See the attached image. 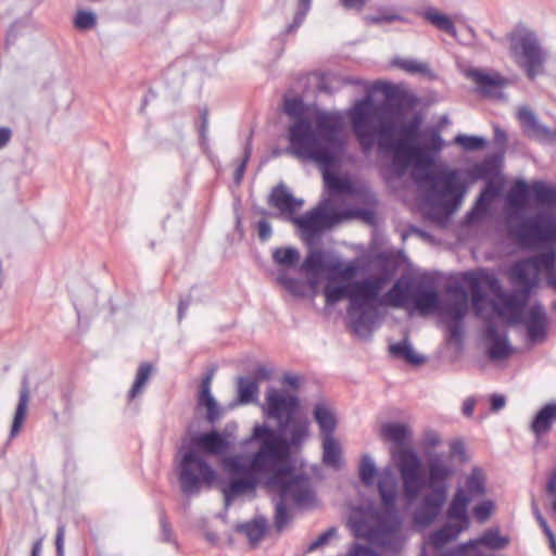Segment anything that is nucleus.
I'll list each match as a JSON object with an SVG mask.
<instances>
[{"instance_id":"nucleus-1","label":"nucleus","mask_w":556,"mask_h":556,"mask_svg":"<svg viewBox=\"0 0 556 556\" xmlns=\"http://www.w3.org/2000/svg\"><path fill=\"white\" fill-rule=\"evenodd\" d=\"M265 438L261 450L251 454L231 455L224 459L229 479L222 488L225 506L240 495L254 492L263 478L268 488L278 490V497L301 507L311 503L314 495L302 475H296L290 463V448H276L274 440Z\"/></svg>"},{"instance_id":"nucleus-2","label":"nucleus","mask_w":556,"mask_h":556,"mask_svg":"<svg viewBox=\"0 0 556 556\" xmlns=\"http://www.w3.org/2000/svg\"><path fill=\"white\" fill-rule=\"evenodd\" d=\"M305 110L301 97H285L283 112L295 118L288 131L290 152L299 159H316L328 163L333 160L337 135L342 131V118L338 113L317 111L313 127L304 115Z\"/></svg>"},{"instance_id":"nucleus-3","label":"nucleus","mask_w":556,"mask_h":556,"mask_svg":"<svg viewBox=\"0 0 556 556\" xmlns=\"http://www.w3.org/2000/svg\"><path fill=\"white\" fill-rule=\"evenodd\" d=\"M375 90H382L388 99L384 111L389 118H384L378 129L379 146L392 153V165L399 174H403L414 160V151L422 132L420 130L422 116L415 112L408 119H404L403 100L405 94L388 83L376 81Z\"/></svg>"},{"instance_id":"nucleus-4","label":"nucleus","mask_w":556,"mask_h":556,"mask_svg":"<svg viewBox=\"0 0 556 556\" xmlns=\"http://www.w3.org/2000/svg\"><path fill=\"white\" fill-rule=\"evenodd\" d=\"M300 407L299 397L294 394H286L275 388H268L263 406L264 416L277 422V429L267 424H255L251 434L242 441L243 446L256 444L261 450L263 440H274L276 448L283 450L300 447L306 441L309 433V424L305 418L296 417Z\"/></svg>"},{"instance_id":"nucleus-5","label":"nucleus","mask_w":556,"mask_h":556,"mask_svg":"<svg viewBox=\"0 0 556 556\" xmlns=\"http://www.w3.org/2000/svg\"><path fill=\"white\" fill-rule=\"evenodd\" d=\"M508 238L523 251L554 253L556 258V211H504Z\"/></svg>"},{"instance_id":"nucleus-6","label":"nucleus","mask_w":556,"mask_h":556,"mask_svg":"<svg viewBox=\"0 0 556 556\" xmlns=\"http://www.w3.org/2000/svg\"><path fill=\"white\" fill-rule=\"evenodd\" d=\"M396 466L401 475L403 490L408 501L418 496L427 485L430 491L442 489L447 495V480L453 476L454 469L434 458L429 462L428 481L422 473V465L419 456L412 448L401 450L396 456Z\"/></svg>"},{"instance_id":"nucleus-7","label":"nucleus","mask_w":556,"mask_h":556,"mask_svg":"<svg viewBox=\"0 0 556 556\" xmlns=\"http://www.w3.org/2000/svg\"><path fill=\"white\" fill-rule=\"evenodd\" d=\"M414 288L413 279H396L387 292H378L376 299L368 300V309L352 320V331L359 338H370L381 321L379 307L403 308L410 305Z\"/></svg>"},{"instance_id":"nucleus-8","label":"nucleus","mask_w":556,"mask_h":556,"mask_svg":"<svg viewBox=\"0 0 556 556\" xmlns=\"http://www.w3.org/2000/svg\"><path fill=\"white\" fill-rule=\"evenodd\" d=\"M503 208H556V184L544 179L518 178L504 197Z\"/></svg>"},{"instance_id":"nucleus-9","label":"nucleus","mask_w":556,"mask_h":556,"mask_svg":"<svg viewBox=\"0 0 556 556\" xmlns=\"http://www.w3.org/2000/svg\"><path fill=\"white\" fill-rule=\"evenodd\" d=\"M506 38L509 42L510 58L530 80L543 73L545 53L533 31L518 25Z\"/></svg>"},{"instance_id":"nucleus-10","label":"nucleus","mask_w":556,"mask_h":556,"mask_svg":"<svg viewBox=\"0 0 556 556\" xmlns=\"http://www.w3.org/2000/svg\"><path fill=\"white\" fill-rule=\"evenodd\" d=\"M177 473L180 491L186 496L198 495L203 488H211L217 479L216 470L194 448L182 453Z\"/></svg>"},{"instance_id":"nucleus-11","label":"nucleus","mask_w":556,"mask_h":556,"mask_svg":"<svg viewBox=\"0 0 556 556\" xmlns=\"http://www.w3.org/2000/svg\"><path fill=\"white\" fill-rule=\"evenodd\" d=\"M426 201L431 208H458L466 186L454 169H444L428 177Z\"/></svg>"},{"instance_id":"nucleus-12","label":"nucleus","mask_w":556,"mask_h":556,"mask_svg":"<svg viewBox=\"0 0 556 556\" xmlns=\"http://www.w3.org/2000/svg\"><path fill=\"white\" fill-rule=\"evenodd\" d=\"M377 489L381 500V510L377 514V526L364 534L371 543L382 536L392 534L399 528L401 520L396 508V490L393 481L387 483L380 479Z\"/></svg>"},{"instance_id":"nucleus-13","label":"nucleus","mask_w":556,"mask_h":556,"mask_svg":"<svg viewBox=\"0 0 556 556\" xmlns=\"http://www.w3.org/2000/svg\"><path fill=\"white\" fill-rule=\"evenodd\" d=\"M324 294L329 305H333L343 299L349 300L348 316L351 330L352 320L368 309L369 298L361 279L344 281L338 285H331L329 282L325 287Z\"/></svg>"},{"instance_id":"nucleus-14","label":"nucleus","mask_w":556,"mask_h":556,"mask_svg":"<svg viewBox=\"0 0 556 556\" xmlns=\"http://www.w3.org/2000/svg\"><path fill=\"white\" fill-rule=\"evenodd\" d=\"M460 279L471 293V304L477 312H480L488 300L485 290L504 299L502 283L497 276L486 268L467 270L460 274Z\"/></svg>"},{"instance_id":"nucleus-15","label":"nucleus","mask_w":556,"mask_h":556,"mask_svg":"<svg viewBox=\"0 0 556 556\" xmlns=\"http://www.w3.org/2000/svg\"><path fill=\"white\" fill-rule=\"evenodd\" d=\"M377 108L370 96L359 100L351 112L350 119L354 135L364 150L372 148L378 130L375 128Z\"/></svg>"},{"instance_id":"nucleus-16","label":"nucleus","mask_w":556,"mask_h":556,"mask_svg":"<svg viewBox=\"0 0 556 556\" xmlns=\"http://www.w3.org/2000/svg\"><path fill=\"white\" fill-rule=\"evenodd\" d=\"M345 141L341 134L337 135V146L333 148V156L330 162H323L316 159H306L318 164L323 170L325 187L329 195L353 194L354 184L346 177L340 176L333 170L339 165L340 156L344 150Z\"/></svg>"},{"instance_id":"nucleus-17","label":"nucleus","mask_w":556,"mask_h":556,"mask_svg":"<svg viewBox=\"0 0 556 556\" xmlns=\"http://www.w3.org/2000/svg\"><path fill=\"white\" fill-rule=\"evenodd\" d=\"M399 268L396 258L387 252H380L372 261V274L361 279L369 300L376 299L378 292L392 281Z\"/></svg>"},{"instance_id":"nucleus-18","label":"nucleus","mask_w":556,"mask_h":556,"mask_svg":"<svg viewBox=\"0 0 556 556\" xmlns=\"http://www.w3.org/2000/svg\"><path fill=\"white\" fill-rule=\"evenodd\" d=\"M233 446L232 435L212 429L205 432H199L191 438L189 448H194L200 455L223 456L224 465L225 456Z\"/></svg>"},{"instance_id":"nucleus-19","label":"nucleus","mask_w":556,"mask_h":556,"mask_svg":"<svg viewBox=\"0 0 556 556\" xmlns=\"http://www.w3.org/2000/svg\"><path fill=\"white\" fill-rule=\"evenodd\" d=\"M556 266V258L554 253H538L525 260H520L511 267L513 277L523 285L527 292L530 291L536 283L535 276L531 277V269L551 270Z\"/></svg>"},{"instance_id":"nucleus-20","label":"nucleus","mask_w":556,"mask_h":556,"mask_svg":"<svg viewBox=\"0 0 556 556\" xmlns=\"http://www.w3.org/2000/svg\"><path fill=\"white\" fill-rule=\"evenodd\" d=\"M446 498L443 488L424 494L413 511V523L418 528L430 527L441 515Z\"/></svg>"},{"instance_id":"nucleus-21","label":"nucleus","mask_w":556,"mask_h":556,"mask_svg":"<svg viewBox=\"0 0 556 556\" xmlns=\"http://www.w3.org/2000/svg\"><path fill=\"white\" fill-rule=\"evenodd\" d=\"M333 211H307L296 219L301 230L308 236H317L324 230L331 228L334 224L343 220L342 213Z\"/></svg>"},{"instance_id":"nucleus-22","label":"nucleus","mask_w":556,"mask_h":556,"mask_svg":"<svg viewBox=\"0 0 556 556\" xmlns=\"http://www.w3.org/2000/svg\"><path fill=\"white\" fill-rule=\"evenodd\" d=\"M468 75L476 83L479 92L486 98L502 99V90L509 84V80L498 72L471 70Z\"/></svg>"},{"instance_id":"nucleus-23","label":"nucleus","mask_w":556,"mask_h":556,"mask_svg":"<svg viewBox=\"0 0 556 556\" xmlns=\"http://www.w3.org/2000/svg\"><path fill=\"white\" fill-rule=\"evenodd\" d=\"M518 121L525 136L538 141H552L556 134L548 127L541 125L534 113L528 108H521L518 112Z\"/></svg>"},{"instance_id":"nucleus-24","label":"nucleus","mask_w":556,"mask_h":556,"mask_svg":"<svg viewBox=\"0 0 556 556\" xmlns=\"http://www.w3.org/2000/svg\"><path fill=\"white\" fill-rule=\"evenodd\" d=\"M527 329V337L530 342L542 341L546 338L547 333V316L541 303H534L528 316L523 320Z\"/></svg>"},{"instance_id":"nucleus-25","label":"nucleus","mask_w":556,"mask_h":556,"mask_svg":"<svg viewBox=\"0 0 556 556\" xmlns=\"http://www.w3.org/2000/svg\"><path fill=\"white\" fill-rule=\"evenodd\" d=\"M214 376V370L211 369L203 377L198 394V405L206 408V420L214 425L217 422L223 414V410L211 392V383Z\"/></svg>"},{"instance_id":"nucleus-26","label":"nucleus","mask_w":556,"mask_h":556,"mask_svg":"<svg viewBox=\"0 0 556 556\" xmlns=\"http://www.w3.org/2000/svg\"><path fill=\"white\" fill-rule=\"evenodd\" d=\"M471 500L465 495L463 490H456L446 510V517L450 522L455 523L462 529L467 530L470 526L468 506Z\"/></svg>"},{"instance_id":"nucleus-27","label":"nucleus","mask_w":556,"mask_h":556,"mask_svg":"<svg viewBox=\"0 0 556 556\" xmlns=\"http://www.w3.org/2000/svg\"><path fill=\"white\" fill-rule=\"evenodd\" d=\"M410 305L421 313L435 309L439 305V294L433 286L426 282H415Z\"/></svg>"},{"instance_id":"nucleus-28","label":"nucleus","mask_w":556,"mask_h":556,"mask_svg":"<svg viewBox=\"0 0 556 556\" xmlns=\"http://www.w3.org/2000/svg\"><path fill=\"white\" fill-rule=\"evenodd\" d=\"M422 141H417L414 159H419L424 161H431L432 155L440 152L443 148L444 141L438 129H430L427 132H424Z\"/></svg>"},{"instance_id":"nucleus-29","label":"nucleus","mask_w":556,"mask_h":556,"mask_svg":"<svg viewBox=\"0 0 556 556\" xmlns=\"http://www.w3.org/2000/svg\"><path fill=\"white\" fill-rule=\"evenodd\" d=\"M505 180L503 177H495L485 180L475 204L471 208H492L491 205L498 198H504L503 193Z\"/></svg>"},{"instance_id":"nucleus-30","label":"nucleus","mask_w":556,"mask_h":556,"mask_svg":"<svg viewBox=\"0 0 556 556\" xmlns=\"http://www.w3.org/2000/svg\"><path fill=\"white\" fill-rule=\"evenodd\" d=\"M456 490H463L471 501L482 497L486 493V477L482 468L475 466L465 478L464 485Z\"/></svg>"},{"instance_id":"nucleus-31","label":"nucleus","mask_w":556,"mask_h":556,"mask_svg":"<svg viewBox=\"0 0 556 556\" xmlns=\"http://www.w3.org/2000/svg\"><path fill=\"white\" fill-rule=\"evenodd\" d=\"M313 417L319 427L321 438L334 435L338 421L334 413L327 403H316L313 409Z\"/></svg>"},{"instance_id":"nucleus-32","label":"nucleus","mask_w":556,"mask_h":556,"mask_svg":"<svg viewBox=\"0 0 556 556\" xmlns=\"http://www.w3.org/2000/svg\"><path fill=\"white\" fill-rule=\"evenodd\" d=\"M486 334L490 338L488 346V355L492 361H502L507 358L511 353V345L505 334L498 333L494 326H489Z\"/></svg>"},{"instance_id":"nucleus-33","label":"nucleus","mask_w":556,"mask_h":556,"mask_svg":"<svg viewBox=\"0 0 556 556\" xmlns=\"http://www.w3.org/2000/svg\"><path fill=\"white\" fill-rule=\"evenodd\" d=\"M268 204L273 208H300L304 201L295 198L283 182H279L271 189Z\"/></svg>"},{"instance_id":"nucleus-34","label":"nucleus","mask_w":556,"mask_h":556,"mask_svg":"<svg viewBox=\"0 0 556 556\" xmlns=\"http://www.w3.org/2000/svg\"><path fill=\"white\" fill-rule=\"evenodd\" d=\"M556 422V402H549L541 407L531 422V430L540 437L548 432Z\"/></svg>"},{"instance_id":"nucleus-35","label":"nucleus","mask_w":556,"mask_h":556,"mask_svg":"<svg viewBox=\"0 0 556 556\" xmlns=\"http://www.w3.org/2000/svg\"><path fill=\"white\" fill-rule=\"evenodd\" d=\"M380 434L384 440L397 446H403L408 443L412 433L406 425L390 421L381 426Z\"/></svg>"},{"instance_id":"nucleus-36","label":"nucleus","mask_w":556,"mask_h":556,"mask_svg":"<svg viewBox=\"0 0 556 556\" xmlns=\"http://www.w3.org/2000/svg\"><path fill=\"white\" fill-rule=\"evenodd\" d=\"M463 531L465 530L462 527L448 521L429 535V543L435 549H441L448 542L456 540Z\"/></svg>"},{"instance_id":"nucleus-37","label":"nucleus","mask_w":556,"mask_h":556,"mask_svg":"<svg viewBox=\"0 0 556 556\" xmlns=\"http://www.w3.org/2000/svg\"><path fill=\"white\" fill-rule=\"evenodd\" d=\"M501 160V155H490L486 156L480 163H477L471 168V175L476 179H491L495 177H502L500 175V165L498 162Z\"/></svg>"},{"instance_id":"nucleus-38","label":"nucleus","mask_w":556,"mask_h":556,"mask_svg":"<svg viewBox=\"0 0 556 556\" xmlns=\"http://www.w3.org/2000/svg\"><path fill=\"white\" fill-rule=\"evenodd\" d=\"M327 267L325 271L329 273V280H334L337 278L351 281L359 271V267L355 262H350L348 264H343L341 261H329L327 262Z\"/></svg>"},{"instance_id":"nucleus-39","label":"nucleus","mask_w":556,"mask_h":556,"mask_svg":"<svg viewBox=\"0 0 556 556\" xmlns=\"http://www.w3.org/2000/svg\"><path fill=\"white\" fill-rule=\"evenodd\" d=\"M237 392L239 404H250L257 400L258 384L256 380H253L248 376H240L237 378Z\"/></svg>"},{"instance_id":"nucleus-40","label":"nucleus","mask_w":556,"mask_h":556,"mask_svg":"<svg viewBox=\"0 0 556 556\" xmlns=\"http://www.w3.org/2000/svg\"><path fill=\"white\" fill-rule=\"evenodd\" d=\"M323 440V462L336 469L342 465V451L340 443L334 435L321 438Z\"/></svg>"},{"instance_id":"nucleus-41","label":"nucleus","mask_w":556,"mask_h":556,"mask_svg":"<svg viewBox=\"0 0 556 556\" xmlns=\"http://www.w3.org/2000/svg\"><path fill=\"white\" fill-rule=\"evenodd\" d=\"M422 15L427 22L435 26L439 30H442L452 37L456 36L454 22L446 14L439 12L434 8H427Z\"/></svg>"},{"instance_id":"nucleus-42","label":"nucleus","mask_w":556,"mask_h":556,"mask_svg":"<svg viewBox=\"0 0 556 556\" xmlns=\"http://www.w3.org/2000/svg\"><path fill=\"white\" fill-rule=\"evenodd\" d=\"M267 527V521L264 517L255 518L252 521H248L238 525L236 530L243 533L250 541L251 544H256L264 536Z\"/></svg>"},{"instance_id":"nucleus-43","label":"nucleus","mask_w":556,"mask_h":556,"mask_svg":"<svg viewBox=\"0 0 556 556\" xmlns=\"http://www.w3.org/2000/svg\"><path fill=\"white\" fill-rule=\"evenodd\" d=\"M390 353L394 357L405 359L410 365L418 366L425 362V357L422 355H418L414 352L408 339L391 344Z\"/></svg>"},{"instance_id":"nucleus-44","label":"nucleus","mask_w":556,"mask_h":556,"mask_svg":"<svg viewBox=\"0 0 556 556\" xmlns=\"http://www.w3.org/2000/svg\"><path fill=\"white\" fill-rule=\"evenodd\" d=\"M28 400H29V391H28L26 381H24V384L20 391L18 403H17V406L15 409V414H14V418H13V422H12V427H11L10 435L12 438L18 433V431L24 422L26 412H27Z\"/></svg>"},{"instance_id":"nucleus-45","label":"nucleus","mask_w":556,"mask_h":556,"mask_svg":"<svg viewBox=\"0 0 556 556\" xmlns=\"http://www.w3.org/2000/svg\"><path fill=\"white\" fill-rule=\"evenodd\" d=\"M328 260L320 250L311 251L304 262L302 263V269L312 275H318L326 270Z\"/></svg>"},{"instance_id":"nucleus-46","label":"nucleus","mask_w":556,"mask_h":556,"mask_svg":"<svg viewBox=\"0 0 556 556\" xmlns=\"http://www.w3.org/2000/svg\"><path fill=\"white\" fill-rule=\"evenodd\" d=\"M476 542L490 549L497 551L509 543V538L501 535L497 528H491L485 530Z\"/></svg>"},{"instance_id":"nucleus-47","label":"nucleus","mask_w":556,"mask_h":556,"mask_svg":"<svg viewBox=\"0 0 556 556\" xmlns=\"http://www.w3.org/2000/svg\"><path fill=\"white\" fill-rule=\"evenodd\" d=\"M378 470L374 459L368 454H364L358 466V477L365 486H372Z\"/></svg>"},{"instance_id":"nucleus-48","label":"nucleus","mask_w":556,"mask_h":556,"mask_svg":"<svg viewBox=\"0 0 556 556\" xmlns=\"http://www.w3.org/2000/svg\"><path fill=\"white\" fill-rule=\"evenodd\" d=\"M277 281L292 295L300 298L305 294V283L298 279L290 277L283 269L279 270Z\"/></svg>"},{"instance_id":"nucleus-49","label":"nucleus","mask_w":556,"mask_h":556,"mask_svg":"<svg viewBox=\"0 0 556 556\" xmlns=\"http://www.w3.org/2000/svg\"><path fill=\"white\" fill-rule=\"evenodd\" d=\"M274 525L277 531L281 532L291 521V514L288 508V502L280 497H275Z\"/></svg>"},{"instance_id":"nucleus-50","label":"nucleus","mask_w":556,"mask_h":556,"mask_svg":"<svg viewBox=\"0 0 556 556\" xmlns=\"http://www.w3.org/2000/svg\"><path fill=\"white\" fill-rule=\"evenodd\" d=\"M273 258L278 265L291 267L299 262L300 254L298 249L292 247L277 248L273 253Z\"/></svg>"},{"instance_id":"nucleus-51","label":"nucleus","mask_w":556,"mask_h":556,"mask_svg":"<svg viewBox=\"0 0 556 556\" xmlns=\"http://www.w3.org/2000/svg\"><path fill=\"white\" fill-rule=\"evenodd\" d=\"M152 372V366L149 363H142L138 367L136 379L134 381L132 387L129 390L128 396L130 400L135 399L138 393L141 392L142 388L149 380V377Z\"/></svg>"},{"instance_id":"nucleus-52","label":"nucleus","mask_w":556,"mask_h":556,"mask_svg":"<svg viewBox=\"0 0 556 556\" xmlns=\"http://www.w3.org/2000/svg\"><path fill=\"white\" fill-rule=\"evenodd\" d=\"M364 20L367 25H381L382 23L404 21V17L393 12L391 9L380 8L378 9V14L366 15Z\"/></svg>"},{"instance_id":"nucleus-53","label":"nucleus","mask_w":556,"mask_h":556,"mask_svg":"<svg viewBox=\"0 0 556 556\" xmlns=\"http://www.w3.org/2000/svg\"><path fill=\"white\" fill-rule=\"evenodd\" d=\"M467 309L465 300H455L445 306L444 314L450 318L448 323H464Z\"/></svg>"},{"instance_id":"nucleus-54","label":"nucleus","mask_w":556,"mask_h":556,"mask_svg":"<svg viewBox=\"0 0 556 556\" xmlns=\"http://www.w3.org/2000/svg\"><path fill=\"white\" fill-rule=\"evenodd\" d=\"M454 141L465 151H479L486 147V140L479 136L459 134L455 137Z\"/></svg>"},{"instance_id":"nucleus-55","label":"nucleus","mask_w":556,"mask_h":556,"mask_svg":"<svg viewBox=\"0 0 556 556\" xmlns=\"http://www.w3.org/2000/svg\"><path fill=\"white\" fill-rule=\"evenodd\" d=\"M73 24L80 31L92 29L97 25V15L91 11L79 10L75 14Z\"/></svg>"},{"instance_id":"nucleus-56","label":"nucleus","mask_w":556,"mask_h":556,"mask_svg":"<svg viewBox=\"0 0 556 556\" xmlns=\"http://www.w3.org/2000/svg\"><path fill=\"white\" fill-rule=\"evenodd\" d=\"M494 503L491 500L480 502L473 507V516L479 522L486 521L492 515Z\"/></svg>"},{"instance_id":"nucleus-57","label":"nucleus","mask_w":556,"mask_h":556,"mask_svg":"<svg viewBox=\"0 0 556 556\" xmlns=\"http://www.w3.org/2000/svg\"><path fill=\"white\" fill-rule=\"evenodd\" d=\"M336 535H337V529L334 527L327 529L317 539H315L314 541H312L309 543V545L306 548V552L312 553V552L316 551L317 548L326 545Z\"/></svg>"},{"instance_id":"nucleus-58","label":"nucleus","mask_w":556,"mask_h":556,"mask_svg":"<svg viewBox=\"0 0 556 556\" xmlns=\"http://www.w3.org/2000/svg\"><path fill=\"white\" fill-rule=\"evenodd\" d=\"M332 213H342V219L359 217L366 223L374 224L377 218V211H333Z\"/></svg>"},{"instance_id":"nucleus-59","label":"nucleus","mask_w":556,"mask_h":556,"mask_svg":"<svg viewBox=\"0 0 556 556\" xmlns=\"http://www.w3.org/2000/svg\"><path fill=\"white\" fill-rule=\"evenodd\" d=\"M421 212L425 213V217L427 219L437 222L441 226H446L450 223L453 215L457 211H421Z\"/></svg>"},{"instance_id":"nucleus-60","label":"nucleus","mask_w":556,"mask_h":556,"mask_svg":"<svg viewBox=\"0 0 556 556\" xmlns=\"http://www.w3.org/2000/svg\"><path fill=\"white\" fill-rule=\"evenodd\" d=\"M251 151H252L251 138H249L248 143L244 148L243 160H242L241 164L236 168L235 174H233V178H235L236 182H240L243 177V174H244L245 167H247V163L251 156Z\"/></svg>"},{"instance_id":"nucleus-61","label":"nucleus","mask_w":556,"mask_h":556,"mask_svg":"<svg viewBox=\"0 0 556 556\" xmlns=\"http://www.w3.org/2000/svg\"><path fill=\"white\" fill-rule=\"evenodd\" d=\"M493 141L494 144L500 149L501 153H503L508 143V137L504 129H502L498 125L493 127Z\"/></svg>"},{"instance_id":"nucleus-62","label":"nucleus","mask_w":556,"mask_h":556,"mask_svg":"<svg viewBox=\"0 0 556 556\" xmlns=\"http://www.w3.org/2000/svg\"><path fill=\"white\" fill-rule=\"evenodd\" d=\"M447 334L452 341H462L464 336V323H447Z\"/></svg>"},{"instance_id":"nucleus-63","label":"nucleus","mask_w":556,"mask_h":556,"mask_svg":"<svg viewBox=\"0 0 556 556\" xmlns=\"http://www.w3.org/2000/svg\"><path fill=\"white\" fill-rule=\"evenodd\" d=\"M256 229L258 238L263 242L267 241L273 235L271 226L269 222L265 218H262L256 223Z\"/></svg>"},{"instance_id":"nucleus-64","label":"nucleus","mask_w":556,"mask_h":556,"mask_svg":"<svg viewBox=\"0 0 556 556\" xmlns=\"http://www.w3.org/2000/svg\"><path fill=\"white\" fill-rule=\"evenodd\" d=\"M397 65L409 73H422L426 70V65L422 63H418L413 60H400Z\"/></svg>"}]
</instances>
